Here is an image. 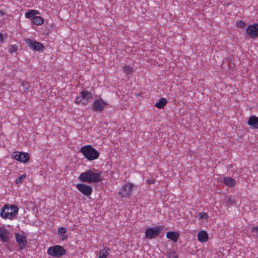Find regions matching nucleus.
<instances>
[{"label":"nucleus","instance_id":"1","mask_svg":"<svg viewBox=\"0 0 258 258\" xmlns=\"http://www.w3.org/2000/svg\"><path fill=\"white\" fill-rule=\"evenodd\" d=\"M96 171H98V170L94 169L87 170L85 172L80 174L79 179L82 182L88 183L101 182L103 180V178L101 177L102 172L101 171L99 172Z\"/></svg>","mask_w":258,"mask_h":258},{"label":"nucleus","instance_id":"2","mask_svg":"<svg viewBox=\"0 0 258 258\" xmlns=\"http://www.w3.org/2000/svg\"><path fill=\"white\" fill-rule=\"evenodd\" d=\"M18 207L15 205L6 204L1 209L0 215L4 219H13L18 214Z\"/></svg>","mask_w":258,"mask_h":258},{"label":"nucleus","instance_id":"3","mask_svg":"<svg viewBox=\"0 0 258 258\" xmlns=\"http://www.w3.org/2000/svg\"><path fill=\"white\" fill-rule=\"evenodd\" d=\"M80 151L85 157L90 161L97 159L99 156V152L91 145L83 146Z\"/></svg>","mask_w":258,"mask_h":258},{"label":"nucleus","instance_id":"4","mask_svg":"<svg viewBox=\"0 0 258 258\" xmlns=\"http://www.w3.org/2000/svg\"><path fill=\"white\" fill-rule=\"evenodd\" d=\"M80 95L76 98L75 102L77 104H87L93 96L92 94L88 91H83L80 92Z\"/></svg>","mask_w":258,"mask_h":258},{"label":"nucleus","instance_id":"5","mask_svg":"<svg viewBox=\"0 0 258 258\" xmlns=\"http://www.w3.org/2000/svg\"><path fill=\"white\" fill-rule=\"evenodd\" d=\"M66 252V249L62 246L58 245L51 246L47 249L48 254L53 257H60Z\"/></svg>","mask_w":258,"mask_h":258},{"label":"nucleus","instance_id":"6","mask_svg":"<svg viewBox=\"0 0 258 258\" xmlns=\"http://www.w3.org/2000/svg\"><path fill=\"white\" fill-rule=\"evenodd\" d=\"M134 185L131 183L124 184L118 191V195L121 197L129 198L132 195V190Z\"/></svg>","mask_w":258,"mask_h":258},{"label":"nucleus","instance_id":"7","mask_svg":"<svg viewBox=\"0 0 258 258\" xmlns=\"http://www.w3.org/2000/svg\"><path fill=\"white\" fill-rule=\"evenodd\" d=\"M162 230V227L157 226L155 227L147 228L145 231V236L147 238L151 239L158 236Z\"/></svg>","mask_w":258,"mask_h":258},{"label":"nucleus","instance_id":"8","mask_svg":"<svg viewBox=\"0 0 258 258\" xmlns=\"http://www.w3.org/2000/svg\"><path fill=\"white\" fill-rule=\"evenodd\" d=\"M26 44L32 50L35 51H42L44 49V46L40 42L33 40L30 38L25 39Z\"/></svg>","mask_w":258,"mask_h":258},{"label":"nucleus","instance_id":"9","mask_svg":"<svg viewBox=\"0 0 258 258\" xmlns=\"http://www.w3.org/2000/svg\"><path fill=\"white\" fill-rule=\"evenodd\" d=\"M13 154L14 159L20 162L27 163L30 159V156L27 153L14 152Z\"/></svg>","mask_w":258,"mask_h":258},{"label":"nucleus","instance_id":"10","mask_svg":"<svg viewBox=\"0 0 258 258\" xmlns=\"http://www.w3.org/2000/svg\"><path fill=\"white\" fill-rule=\"evenodd\" d=\"M247 35L251 38H255L258 37V24L255 23L249 25L246 29Z\"/></svg>","mask_w":258,"mask_h":258},{"label":"nucleus","instance_id":"11","mask_svg":"<svg viewBox=\"0 0 258 258\" xmlns=\"http://www.w3.org/2000/svg\"><path fill=\"white\" fill-rule=\"evenodd\" d=\"M76 187L81 192L86 196L91 195L92 192V188L90 185L84 183H78L76 185Z\"/></svg>","mask_w":258,"mask_h":258},{"label":"nucleus","instance_id":"12","mask_svg":"<svg viewBox=\"0 0 258 258\" xmlns=\"http://www.w3.org/2000/svg\"><path fill=\"white\" fill-rule=\"evenodd\" d=\"M107 103L104 102L102 99L96 100L93 105L92 108L95 111L101 112L103 111Z\"/></svg>","mask_w":258,"mask_h":258},{"label":"nucleus","instance_id":"13","mask_svg":"<svg viewBox=\"0 0 258 258\" xmlns=\"http://www.w3.org/2000/svg\"><path fill=\"white\" fill-rule=\"evenodd\" d=\"M15 238L16 241L19 244V249H23L27 243L26 236L19 233H16Z\"/></svg>","mask_w":258,"mask_h":258},{"label":"nucleus","instance_id":"14","mask_svg":"<svg viewBox=\"0 0 258 258\" xmlns=\"http://www.w3.org/2000/svg\"><path fill=\"white\" fill-rule=\"evenodd\" d=\"M247 123L251 128L258 130V117L255 115L250 116Z\"/></svg>","mask_w":258,"mask_h":258},{"label":"nucleus","instance_id":"15","mask_svg":"<svg viewBox=\"0 0 258 258\" xmlns=\"http://www.w3.org/2000/svg\"><path fill=\"white\" fill-rule=\"evenodd\" d=\"M0 238L2 242H7L9 238V232L8 230L0 228Z\"/></svg>","mask_w":258,"mask_h":258},{"label":"nucleus","instance_id":"16","mask_svg":"<svg viewBox=\"0 0 258 258\" xmlns=\"http://www.w3.org/2000/svg\"><path fill=\"white\" fill-rule=\"evenodd\" d=\"M179 235V233L176 231H169L166 233L167 238L171 239L174 242H177Z\"/></svg>","mask_w":258,"mask_h":258},{"label":"nucleus","instance_id":"17","mask_svg":"<svg viewBox=\"0 0 258 258\" xmlns=\"http://www.w3.org/2000/svg\"><path fill=\"white\" fill-rule=\"evenodd\" d=\"M198 240L201 242H204L208 240V235L205 231L199 232L198 234Z\"/></svg>","mask_w":258,"mask_h":258},{"label":"nucleus","instance_id":"18","mask_svg":"<svg viewBox=\"0 0 258 258\" xmlns=\"http://www.w3.org/2000/svg\"><path fill=\"white\" fill-rule=\"evenodd\" d=\"M223 182L227 186L232 187L235 186L236 181L230 177H225L223 179Z\"/></svg>","mask_w":258,"mask_h":258},{"label":"nucleus","instance_id":"19","mask_svg":"<svg viewBox=\"0 0 258 258\" xmlns=\"http://www.w3.org/2000/svg\"><path fill=\"white\" fill-rule=\"evenodd\" d=\"M167 103V99L165 98H160L158 102L156 103L155 106L159 109H162L166 105Z\"/></svg>","mask_w":258,"mask_h":258},{"label":"nucleus","instance_id":"20","mask_svg":"<svg viewBox=\"0 0 258 258\" xmlns=\"http://www.w3.org/2000/svg\"><path fill=\"white\" fill-rule=\"evenodd\" d=\"M110 249L108 247H104L103 249H101L99 251L98 258H106Z\"/></svg>","mask_w":258,"mask_h":258},{"label":"nucleus","instance_id":"21","mask_svg":"<svg viewBox=\"0 0 258 258\" xmlns=\"http://www.w3.org/2000/svg\"><path fill=\"white\" fill-rule=\"evenodd\" d=\"M32 22L36 25H41L44 22V19L40 16H34L31 19Z\"/></svg>","mask_w":258,"mask_h":258},{"label":"nucleus","instance_id":"22","mask_svg":"<svg viewBox=\"0 0 258 258\" xmlns=\"http://www.w3.org/2000/svg\"><path fill=\"white\" fill-rule=\"evenodd\" d=\"M58 234L61 236L60 239L64 240L67 239L68 235H66L67 229L64 227H60L58 229Z\"/></svg>","mask_w":258,"mask_h":258},{"label":"nucleus","instance_id":"23","mask_svg":"<svg viewBox=\"0 0 258 258\" xmlns=\"http://www.w3.org/2000/svg\"><path fill=\"white\" fill-rule=\"evenodd\" d=\"M37 13H38L37 11H36L34 10H29L28 12H27L26 13H25V15L27 18H29V19L31 18V19L32 17H34V15H35Z\"/></svg>","mask_w":258,"mask_h":258},{"label":"nucleus","instance_id":"24","mask_svg":"<svg viewBox=\"0 0 258 258\" xmlns=\"http://www.w3.org/2000/svg\"><path fill=\"white\" fill-rule=\"evenodd\" d=\"M167 255L169 258H177L178 255L176 251L169 249L167 252Z\"/></svg>","mask_w":258,"mask_h":258},{"label":"nucleus","instance_id":"25","mask_svg":"<svg viewBox=\"0 0 258 258\" xmlns=\"http://www.w3.org/2000/svg\"><path fill=\"white\" fill-rule=\"evenodd\" d=\"M21 86H23L24 92H27L30 90V85H29V83L25 81H22Z\"/></svg>","mask_w":258,"mask_h":258},{"label":"nucleus","instance_id":"26","mask_svg":"<svg viewBox=\"0 0 258 258\" xmlns=\"http://www.w3.org/2000/svg\"><path fill=\"white\" fill-rule=\"evenodd\" d=\"M133 68L131 67L125 65L124 67V72L126 74H131L133 72Z\"/></svg>","mask_w":258,"mask_h":258},{"label":"nucleus","instance_id":"27","mask_svg":"<svg viewBox=\"0 0 258 258\" xmlns=\"http://www.w3.org/2000/svg\"><path fill=\"white\" fill-rule=\"evenodd\" d=\"M26 177V174H23L21 176L18 177L16 179V181H15L16 183L17 184H19V183H22L23 182V179L25 178Z\"/></svg>","mask_w":258,"mask_h":258},{"label":"nucleus","instance_id":"28","mask_svg":"<svg viewBox=\"0 0 258 258\" xmlns=\"http://www.w3.org/2000/svg\"><path fill=\"white\" fill-rule=\"evenodd\" d=\"M199 216L200 219H208L209 217L208 214L205 212L200 213Z\"/></svg>","mask_w":258,"mask_h":258},{"label":"nucleus","instance_id":"29","mask_svg":"<svg viewBox=\"0 0 258 258\" xmlns=\"http://www.w3.org/2000/svg\"><path fill=\"white\" fill-rule=\"evenodd\" d=\"M236 26L238 28H243L246 26V23L242 21H238L236 23Z\"/></svg>","mask_w":258,"mask_h":258},{"label":"nucleus","instance_id":"30","mask_svg":"<svg viewBox=\"0 0 258 258\" xmlns=\"http://www.w3.org/2000/svg\"><path fill=\"white\" fill-rule=\"evenodd\" d=\"M18 49V46L15 45H12L9 49V52L11 53H13V52H16Z\"/></svg>","mask_w":258,"mask_h":258},{"label":"nucleus","instance_id":"31","mask_svg":"<svg viewBox=\"0 0 258 258\" xmlns=\"http://www.w3.org/2000/svg\"><path fill=\"white\" fill-rule=\"evenodd\" d=\"M251 232L255 233L254 236L258 237V227H251Z\"/></svg>","mask_w":258,"mask_h":258},{"label":"nucleus","instance_id":"32","mask_svg":"<svg viewBox=\"0 0 258 258\" xmlns=\"http://www.w3.org/2000/svg\"><path fill=\"white\" fill-rule=\"evenodd\" d=\"M155 182V179H148L147 180V182L149 184H153Z\"/></svg>","mask_w":258,"mask_h":258},{"label":"nucleus","instance_id":"33","mask_svg":"<svg viewBox=\"0 0 258 258\" xmlns=\"http://www.w3.org/2000/svg\"><path fill=\"white\" fill-rule=\"evenodd\" d=\"M4 38H3V35L2 33H0V42L1 43H3L4 42Z\"/></svg>","mask_w":258,"mask_h":258},{"label":"nucleus","instance_id":"34","mask_svg":"<svg viewBox=\"0 0 258 258\" xmlns=\"http://www.w3.org/2000/svg\"><path fill=\"white\" fill-rule=\"evenodd\" d=\"M228 202H230L231 204H232L234 203L233 201H231L230 199H229Z\"/></svg>","mask_w":258,"mask_h":258},{"label":"nucleus","instance_id":"35","mask_svg":"<svg viewBox=\"0 0 258 258\" xmlns=\"http://www.w3.org/2000/svg\"><path fill=\"white\" fill-rule=\"evenodd\" d=\"M4 14V12L0 10V15H3Z\"/></svg>","mask_w":258,"mask_h":258}]
</instances>
